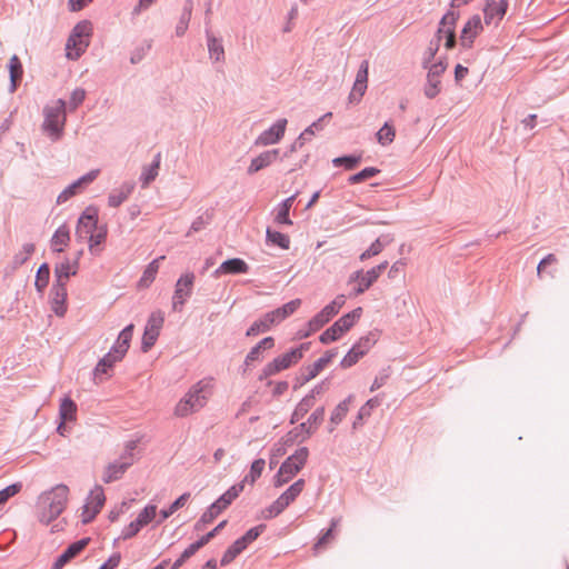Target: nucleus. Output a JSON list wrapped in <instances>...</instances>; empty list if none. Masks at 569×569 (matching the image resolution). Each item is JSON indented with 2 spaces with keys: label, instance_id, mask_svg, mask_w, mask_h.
I'll list each match as a JSON object with an SVG mask.
<instances>
[{
  "label": "nucleus",
  "instance_id": "f257e3e1",
  "mask_svg": "<svg viewBox=\"0 0 569 569\" xmlns=\"http://www.w3.org/2000/svg\"><path fill=\"white\" fill-rule=\"evenodd\" d=\"M69 488L66 485H57L51 490L42 492L38 499V519L49 525L57 519L66 508Z\"/></svg>",
  "mask_w": 569,
  "mask_h": 569
},
{
  "label": "nucleus",
  "instance_id": "f03ea898",
  "mask_svg": "<svg viewBox=\"0 0 569 569\" xmlns=\"http://www.w3.org/2000/svg\"><path fill=\"white\" fill-rule=\"evenodd\" d=\"M211 379H202L190 387L174 408V416L183 418L201 410L208 401Z\"/></svg>",
  "mask_w": 569,
  "mask_h": 569
},
{
  "label": "nucleus",
  "instance_id": "7ed1b4c3",
  "mask_svg": "<svg viewBox=\"0 0 569 569\" xmlns=\"http://www.w3.org/2000/svg\"><path fill=\"white\" fill-rule=\"evenodd\" d=\"M67 103L63 99H58L51 106L43 108V132L52 140L58 141L61 139L67 120L66 116Z\"/></svg>",
  "mask_w": 569,
  "mask_h": 569
},
{
  "label": "nucleus",
  "instance_id": "20e7f679",
  "mask_svg": "<svg viewBox=\"0 0 569 569\" xmlns=\"http://www.w3.org/2000/svg\"><path fill=\"white\" fill-rule=\"evenodd\" d=\"M242 491V483H236L231 486L202 513L200 519L196 522L194 529L201 530L203 526L211 523L224 509H227L232 503L233 500L239 497Z\"/></svg>",
  "mask_w": 569,
  "mask_h": 569
},
{
  "label": "nucleus",
  "instance_id": "39448f33",
  "mask_svg": "<svg viewBox=\"0 0 569 569\" xmlns=\"http://www.w3.org/2000/svg\"><path fill=\"white\" fill-rule=\"evenodd\" d=\"M309 349V343H301L299 347L278 356L272 361L268 362L261 370L258 379L260 381L279 373L282 370L290 368L302 359L305 351Z\"/></svg>",
  "mask_w": 569,
  "mask_h": 569
},
{
  "label": "nucleus",
  "instance_id": "423d86ee",
  "mask_svg": "<svg viewBox=\"0 0 569 569\" xmlns=\"http://www.w3.org/2000/svg\"><path fill=\"white\" fill-rule=\"evenodd\" d=\"M309 456L307 447L297 449L289 456L280 466L277 475L274 476V486L281 487L289 482L306 465Z\"/></svg>",
  "mask_w": 569,
  "mask_h": 569
},
{
  "label": "nucleus",
  "instance_id": "0eeeda50",
  "mask_svg": "<svg viewBox=\"0 0 569 569\" xmlns=\"http://www.w3.org/2000/svg\"><path fill=\"white\" fill-rule=\"evenodd\" d=\"M361 313L362 309L359 307L339 318L331 327L320 335V342L328 345L338 340L345 332L352 328L356 321L361 317Z\"/></svg>",
  "mask_w": 569,
  "mask_h": 569
},
{
  "label": "nucleus",
  "instance_id": "6e6552de",
  "mask_svg": "<svg viewBox=\"0 0 569 569\" xmlns=\"http://www.w3.org/2000/svg\"><path fill=\"white\" fill-rule=\"evenodd\" d=\"M345 303L346 297L343 295L337 296L329 305H327L320 312H318L309 320V331L306 332L303 337H308L310 333L321 329L326 323L330 321L333 316L339 312Z\"/></svg>",
  "mask_w": 569,
  "mask_h": 569
},
{
  "label": "nucleus",
  "instance_id": "1a4fd4ad",
  "mask_svg": "<svg viewBox=\"0 0 569 569\" xmlns=\"http://www.w3.org/2000/svg\"><path fill=\"white\" fill-rule=\"evenodd\" d=\"M338 355V350L330 349L325 352L317 361L311 365L305 366L300 370V375L297 377V383L295 388L301 387L316 378Z\"/></svg>",
  "mask_w": 569,
  "mask_h": 569
},
{
  "label": "nucleus",
  "instance_id": "9d476101",
  "mask_svg": "<svg viewBox=\"0 0 569 569\" xmlns=\"http://www.w3.org/2000/svg\"><path fill=\"white\" fill-rule=\"evenodd\" d=\"M194 279L193 272H186L177 280L172 296L173 311H181L187 300L191 297Z\"/></svg>",
  "mask_w": 569,
  "mask_h": 569
},
{
  "label": "nucleus",
  "instance_id": "9b49d317",
  "mask_svg": "<svg viewBox=\"0 0 569 569\" xmlns=\"http://www.w3.org/2000/svg\"><path fill=\"white\" fill-rule=\"evenodd\" d=\"M163 322L164 315L160 310L153 311L149 316L141 342V349L143 352H147L156 343Z\"/></svg>",
  "mask_w": 569,
  "mask_h": 569
},
{
  "label": "nucleus",
  "instance_id": "f8f14e48",
  "mask_svg": "<svg viewBox=\"0 0 569 569\" xmlns=\"http://www.w3.org/2000/svg\"><path fill=\"white\" fill-rule=\"evenodd\" d=\"M106 496L101 486H96L89 493L87 502L82 509V522L89 523L99 513L104 505Z\"/></svg>",
  "mask_w": 569,
  "mask_h": 569
},
{
  "label": "nucleus",
  "instance_id": "ddd939ff",
  "mask_svg": "<svg viewBox=\"0 0 569 569\" xmlns=\"http://www.w3.org/2000/svg\"><path fill=\"white\" fill-rule=\"evenodd\" d=\"M287 119H278L270 128L262 131L256 139V146H270L278 143L284 136Z\"/></svg>",
  "mask_w": 569,
  "mask_h": 569
},
{
  "label": "nucleus",
  "instance_id": "4468645a",
  "mask_svg": "<svg viewBox=\"0 0 569 569\" xmlns=\"http://www.w3.org/2000/svg\"><path fill=\"white\" fill-rule=\"evenodd\" d=\"M98 174L99 169H93L88 173L83 174L82 177H80L79 179H77L76 181H73L71 184H69L64 190L60 192V194L57 198V203L61 204L68 201L70 198L76 196L83 186H87L94 181Z\"/></svg>",
  "mask_w": 569,
  "mask_h": 569
},
{
  "label": "nucleus",
  "instance_id": "2eb2a0df",
  "mask_svg": "<svg viewBox=\"0 0 569 569\" xmlns=\"http://www.w3.org/2000/svg\"><path fill=\"white\" fill-rule=\"evenodd\" d=\"M483 30L482 21L479 14L472 16L462 28L460 34V44L465 49H470L477 36Z\"/></svg>",
  "mask_w": 569,
  "mask_h": 569
},
{
  "label": "nucleus",
  "instance_id": "dca6fc26",
  "mask_svg": "<svg viewBox=\"0 0 569 569\" xmlns=\"http://www.w3.org/2000/svg\"><path fill=\"white\" fill-rule=\"evenodd\" d=\"M90 542V538H82L72 542L67 549L56 559L51 569H62L73 558H76Z\"/></svg>",
  "mask_w": 569,
  "mask_h": 569
},
{
  "label": "nucleus",
  "instance_id": "f3484780",
  "mask_svg": "<svg viewBox=\"0 0 569 569\" xmlns=\"http://www.w3.org/2000/svg\"><path fill=\"white\" fill-rule=\"evenodd\" d=\"M508 9L507 0L488 1L485 9V23L486 24H498V22L505 17Z\"/></svg>",
  "mask_w": 569,
  "mask_h": 569
},
{
  "label": "nucleus",
  "instance_id": "a211bd4d",
  "mask_svg": "<svg viewBox=\"0 0 569 569\" xmlns=\"http://www.w3.org/2000/svg\"><path fill=\"white\" fill-rule=\"evenodd\" d=\"M377 278L375 277L373 271H363L357 270L349 276L348 283L357 282V286L353 288V296H359L368 290L375 282Z\"/></svg>",
  "mask_w": 569,
  "mask_h": 569
},
{
  "label": "nucleus",
  "instance_id": "6ab92c4d",
  "mask_svg": "<svg viewBox=\"0 0 569 569\" xmlns=\"http://www.w3.org/2000/svg\"><path fill=\"white\" fill-rule=\"evenodd\" d=\"M67 286L53 283L51 287V309L58 317H63L67 312Z\"/></svg>",
  "mask_w": 569,
  "mask_h": 569
},
{
  "label": "nucleus",
  "instance_id": "aec40b11",
  "mask_svg": "<svg viewBox=\"0 0 569 569\" xmlns=\"http://www.w3.org/2000/svg\"><path fill=\"white\" fill-rule=\"evenodd\" d=\"M249 270L248 263L240 258H232L223 261L219 268L213 272V276L218 278L221 274H240L247 273Z\"/></svg>",
  "mask_w": 569,
  "mask_h": 569
},
{
  "label": "nucleus",
  "instance_id": "412c9836",
  "mask_svg": "<svg viewBox=\"0 0 569 569\" xmlns=\"http://www.w3.org/2000/svg\"><path fill=\"white\" fill-rule=\"evenodd\" d=\"M206 40L210 60L213 62H223L224 48L222 38L214 36L209 28H206Z\"/></svg>",
  "mask_w": 569,
  "mask_h": 569
},
{
  "label": "nucleus",
  "instance_id": "4be33fe9",
  "mask_svg": "<svg viewBox=\"0 0 569 569\" xmlns=\"http://www.w3.org/2000/svg\"><path fill=\"white\" fill-rule=\"evenodd\" d=\"M133 328L134 326L132 323L124 327L119 333L114 345L111 347L110 350L118 357V359L122 360V358L128 352L130 341L132 339Z\"/></svg>",
  "mask_w": 569,
  "mask_h": 569
},
{
  "label": "nucleus",
  "instance_id": "5701e85b",
  "mask_svg": "<svg viewBox=\"0 0 569 569\" xmlns=\"http://www.w3.org/2000/svg\"><path fill=\"white\" fill-rule=\"evenodd\" d=\"M279 153H280L279 149H271V150L261 152L259 156H257L256 158H253L251 160V163L248 167V173L253 174V173L267 168L268 166H270L278 159Z\"/></svg>",
  "mask_w": 569,
  "mask_h": 569
},
{
  "label": "nucleus",
  "instance_id": "b1692460",
  "mask_svg": "<svg viewBox=\"0 0 569 569\" xmlns=\"http://www.w3.org/2000/svg\"><path fill=\"white\" fill-rule=\"evenodd\" d=\"M78 272V262H70L69 259H64L54 267V282L67 286L68 280L71 276H76Z\"/></svg>",
  "mask_w": 569,
  "mask_h": 569
},
{
  "label": "nucleus",
  "instance_id": "393cba45",
  "mask_svg": "<svg viewBox=\"0 0 569 569\" xmlns=\"http://www.w3.org/2000/svg\"><path fill=\"white\" fill-rule=\"evenodd\" d=\"M77 228L86 231L88 233H92L98 229V210L97 208L90 206L87 207L86 210L80 214L77 223Z\"/></svg>",
  "mask_w": 569,
  "mask_h": 569
},
{
  "label": "nucleus",
  "instance_id": "a878e982",
  "mask_svg": "<svg viewBox=\"0 0 569 569\" xmlns=\"http://www.w3.org/2000/svg\"><path fill=\"white\" fill-rule=\"evenodd\" d=\"M70 242V230L66 223L61 224L53 233L50 246L53 252L60 253Z\"/></svg>",
  "mask_w": 569,
  "mask_h": 569
},
{
  "label": "nucleus",
  "instance_id": "bb28decb",
  "mask_svg": "<svg viewBox=\"0 0 569 569\" xmlns=\"http://www.w3.org/2000/svg\"><path fill=\"white\" fill-rule=\"evenodd\" d=\"M274 346V339L272 337H266L260 340L254 347L250 349L244 359V366H250L254 361L262 359V352L267 349H271Z\"/></svg>",
  "mask_w": 569,
  "mask_h": 569
},
{
  "label": "nucleus",
  "instance_id": "cd10ccee",
  "mask_svg": "<svg viewBox=\"0 0 569 569\" xmlns=\"http://www.w3.org/2000/svg\"><path fill=\"white\" fill-rule=\"evenodd\" d=\"M301 305L300 299H293L287 303H284L282 307L277 308L269 313L270 318L273 320V323H280L286 318L291 316Z\"/></svg>",
  "mask_w": 569,
  "mask_h": 569
},
{
  "label": "nucleus",
  "instance_id": "c85d7f7f",
  "mask_svg": "<svg viewBox=\"0 0 569 569\" xmlns=\"http://www.w3.org/2000/svg\"><path fill=\"white\" fill-rule=\"evenodd\" d=\"M128 469V462H119V461H113L111 463H109L104 471H103V475H102V480L104 483H110V482H113L116 480H119L123 473L127 471Z\"/></svg>",
  "mask_w": 569,
  "mask_h": 569
},
{
  "label": "nucleus",
  "instance_id": "c756f323",
  "mask_svg": "<svg viewBox=\"0 0 569 569\" xmlns=\"http://www.w3.org/2000/svg\"><path fill=\"white\" fill-rule=\"evenodd\" d=\"M134 189L133 183H123L119 189L113 190L108 197L109 207L117 208L124 202Z\"/></svg>",
  "mask_w": 569,
  "mask_h": 569
},
{
  "label": "nucleus",
  "instance_id": "7c9ffc66",
  "mask_svg": "<svg viewBox=\"0 0 569 569\" xmlns=\"http://www.w3.org/2000/svg\"><path fill=\"white\" fill-rule=\"evenodd\" d=\"M192 10H193V1L186 0L182 11H181V14H180V18H179V21L176 26V36L177 37H182L187 32L189 22L191 20Z\"/></svg>",
  "mask_w": 569,
  "mask_h": 569
},
{
  "label": "nucleus",
  "instance_id": "2f4dec72",
  "mask_svg": "<svg viewBox=\"0 0 569 569\" xmlns=\"http://www.w3.org/2000/svg\"><path fill=\"white\" fill-rule=\"evenodd\" d=\"M9 72H10V88H9V91L11 93H13L16 90H17V87H18V81L21 79L22 77V64L19 60V58L13 54L11 58H10V61H9Z\"/></svg>",
  "mask_w": 569,
  "mask_h": 569
},
{
  "label": "nucleus",
  "instance_id": "473e14b6",
  "mask_svg": "<svg viewBox=\"0 0 569 569\" xmlns=\"http://www.w3.org/2000/svg\"><path fill=\"white\" fill-rule=\"evenodd\" d=\"M274 325L273 320L270 318L267 312L260 319L256 320L247 330V337H254L260 333L267 332L270 330L271 326Z\"/></svg>",
  "mask_w": 569,
  "mask_h": 569
},
{
  "label": "nucleus",
  "instance_id": "72a5a7b5",
  "mask_svg": "<svg viewBox=\"0 0 569 569\" xmlns=\"http://www.w3.org/2000/svg\"><path fill=\"white\" fill-rule=\"evenodd\" d=\"M89 46V41L84 39H73L71 41V34L68 38L66 49L68 50L67 57L71 60H77Z\"/></svg>",
  "mask_w": 569,
  "mask_h": 569
},
{
  "label": "nucleus",
  "instance_id": "f704fd0d",
  "mask_svg": "<svg viewBox=\"0 0 569 569\" xmlns=\"http://www.w3.org/2000/svg\"><path fill=\"white\" fill-rule=\"evenodd\" d=\"M315 403L316 402L312 400V396H305L300 400V402L296 406V408L292 412V416H291L290 423H296L299 420H301L309 412V410L315 406Z\"/></svg>",
  "mask_w": 569,
  "mask_h": 569
},
{
  "label": "nucleus",
  "instance_id": "c9c22d12",
  "mask_svg": "<svg viewBox=\"0 0 569 569\" xmlns=\"http://www.w3.org/2000/svg\"><path fill=\"white\" fill-rule=\"evenodd\" d=\"M120 360L121 359H118V357L110 350L97 363L93 371L94 378L98 379L101 375H107L108 370L111 369L113 365Z\"/></svg>",
  "mask_w": 569,
  "mask_h": 569
},
{
  "label": "nucleus",
  "instance_id": "e433bc0d",
  "mask_svg": "<svg viewBox=\"0 0 569 569\" xmlns=\"http://www.w3.org/2000/svg\"><path fill=\"white\" fill-rule=\"evenodd\" d=\"M266 239L268 243L277 246L283 250H288L290 247V238L287 234L270 228H267Z\"/></svg>",
  "mask_w": 569,
  "mask_h": 569
},
{
  "label": "nucleus",
  "instance_id": "4c0bfd02",
  "mask_svg": "<svg viewBox=\"0 0 569 569\" xmlns=\"http://www.w3.org/2000/svg\"><path fill=\"white\" fill-rule=\"evenodd\" d=\"M353 399V396H348L345 400H342L338 406L335 408V410L331 413L330 422L332 426L339 425L343 418L346 417L347 412L349 411V406Z\"/></svg>",
  "mask_w": 569,
  "mask_h": 569
},
{
  "label": "nucleus",
  "instance_id": "58836bf2",
  "mask_svg": "<svg viewBox=\"0 0 569 569\" xmlns=\"http://www.w3.org/2000/svg\"><path fill=\"white\" fill-rule=\"evenodd\" d=\"M164 259L163 256L157 258V259H153L149 264L148 267L146 268L141 279H140V284L141 286H144V287H148L156 278L157 273H158V269H159V261Z\"/></svg>",
  "mask_w": 569,
  "mask_h": 569
},
{
  "label": "nucleus",
  "instance_id": "ea45409f",
  "mask_svg": "<svg viewBox=\"0 0 569 569\" xmlns=\"http://www.w3.org/2000/svg\"><path fill=\"white\" fill-rule=\"evenodd\" d=\"M378 143L381 146H388L393 142L396 137L395 128L387 121L380 128V130L376 134Z\"/></svg>",
  "mask_w": 569,
  "mask_h": 569
},
{
  "label": "nucleus",
  "instance_id": "a19ab883",
  "mask_svg": "<svg viewBox=\"0 0 569 569\" xmlns=\"http://www.w3.org/2000/svg\"><path fill=\"white\" fill-rule=\"evenodd\" d=\"M332 117L331 112L325 113L322 117H320L318 120L313 121L309 127H307L299 137H303V141L308 142L310 141L311 137L315 134L316 131H320L323 129V121L326 119H329Z\"/></svg>",
  "mask_w": 569,
  "mask_h": 569
},
{
  "label": "nucleus",
  "instance_id": "79ce46f5",
  "mask_svg": "<svg viewBox=\"0 0 569 569\" xmlns=\"http://www.w3.org/2000/svg\"><path fill=\"white\" fill-rule=\"evenodd\" d=\"M50 268L48 263H42L37 270L34 286L39 292H42L49 283Z\"/></svg>",
  "mask_w": 569,
  "mask_h": 569
},
{
  "label": "nucleus",
  "instance_id": "37998d69",
  "mask_svg": "<svg viewBox=\"0 0 569 569\" xmlns=\"http://www.w3.org/2000/svg\"><path fill=\"white\" fill-rule=\"evenodd\" d=\"M264 465H266V461L263 459L254 460L251 463L249 473L239 483H242L243 486L247 482H249L251 485L257 481V479L260 478V476L263 471Z\"/></svg>",
  "mask_w": 569,
  "mask_h": 569
},
{
  "label": "nucleus",
  "instance_id": "c03bdc74",
  "mask_svg": "<svg viewBox=\"0 0 569 569\" xmlns=\"http://www.w3.org/2000/svg\"><path fill=\"white\" fill-rule=\"evenodd\" d=\"M289 506V503L281 497L279 496L277 498V500H274L263 512H262V516L264 519H271V518H274L277 516H279L287 507Z\"/></svg>",
  "mask_w": 569,
  "mask_h": 569
},
{
  "label": "nucleus",
  "instance_id": "a18cd8bd",
  "mask_svg": "<svg viewBox=\"0 0 569 569\" xmlns=\"http://www.w3.org/2000/svg\"><path fill=\"white\" fill-rule=\"evenodd\" d=\"M77 406L70 398H64L60 405L59 413L63 421H72L76 418Z\"/></svg>",
  "mask_w": 569,
  "mask_h": 569
},
{
  "label": "nucleus",
  "instance_id": "49530a36",
  "mask_svg": "<svg viewBox=\"0 0 569 569\" xmlns=\"http://www.w3.org/2000/svg\"><path fill=\"white\" fill-rule=\"evenodd\" d=\"M325 407H318L308 418L309 428L307 429V437H310L316 429L323 422Z\"/></svg>",
  "mask_w": 569,
  "mask_h": 569
},
{
  "label": "nucleus",
  "instance_id": "de8ad7c7",
  "mask_svg": "<svg viewBox=\"0 0 569 569\" xmlns=\"http://www.w3.org/2000/svg\"><path fill=\"white\" fill-rule=\"evenodd\" d=\"M190 498V493L189 492H186L183 495H181L179 498H177L168 509H162L160 511V516H161V519L159 520V522L166 520L167 518H169L172 513H174L178 509L182 508L188 499Z\"/></svg>",
  "mask_w": 569,
  "mask_h": 569
},
{
  "label": "nucleus",
  "instance_id": "09e8293b",
  "mask_svg": "<svg viewBox=\"0 0 569 569\" xmlns=\"http://www.w3.org/2000/svg\"><path fill=\"white\" fill-rule=\"evenodd\" d=\"M305 488V480L298 479L280 496L290 505L301 493Z\"/></svg>",
  "mask_w": 569,
  "mask_h": 569
},
{
  "label": "nucleus",
  "instance_id": "8fccbe9b",
  "mask_svg": "<svg viewBox=\"0 0 569 569\" xmlns=\"http://www.w3.org/2000/svg\"><path fill=\"white\" fill-rule=\"evenodd\" d=\"M380 170L375 167H367L361 171L350 176L348 181L351 184H357L377 176Z\"/></svg>",
  "mask_w": 569,
  "mask_h": 569
},
{
  "label": "nucleus",
  "instance_id": "3c124183",
  "mask_svg": "<svg viewBox=\"0 0 569 569\" xmlns=\"http://www.w3.org/2000/svg\"><path fill=\"white\" fill-rule=\"evenodd\" d=\"M441 91V81L438 78H431L427 74V82L423 87V93L428 99L436 98Z\"/></svg>",
  "mask_w": 569,
  "mask_h": 569
},
{
  "label": "nucleus",
  "instance_id": "603ef678",
  "mask_svg": "<svg viewBox=\"0 0 569 569\" xmlns=\"http://www.w3.org/2000/svg\"><path fill=\"white\" fill-rule=\"evenodd\" d=\"M92 232L89 237V250L92 254L97 253V247L101 244L107 238V228L100 227Z\"/></svg>",
  "mask_w": 569,
  "mask_h": 569
},
{
  "label": "nucleus",
  "instance_id": "864d4df0",
  "mask_svg": "<svg viewBox=\"0 0 569 569\" xmlns=\"http://www.w3.org/2000/svg\"><path fill=\"white\" fill-rule=\"evenodd\" d=\"M361 161V156H342L335 158L332 163L335 167L343 166L347 170H353Z\"/></svg>",
  "mask_w": 569,
  "mask_h": 569
},
{
  "label": "nucleus",
  "instance_id": "5fc2aeb1",
  "mask_svg": "<svg viewBox=\"0 0 569 569\" xmlns=\"http://www.w3.org/2000/svg\"><path fill=\"white\" fill-rule=\"evenodd\" d=\"M363 357V351L358 350V348H355L353 346L348 351V353L342 358L340 361V367L343 369L350 368L353 365H356L360 358Z\"/></svg>",
  "mask_w": 569,
  "mask_h": 569
},
{
  "label": "nucleus",
  "instance_id": "6e6d98bb",
  "mask_svg": "<svg viewBox=\"0 0 569 569\" xmlns=\"http://www.w3.org/2000/svg\"><path fill=\"white\" fill-rule=\"evenodd\" d=\"M91 33V23L88 21H81L74 26L71 32V41L73 39H84L88 40V37Z\"/></svg>",
  "mask_w": 569,
  "mask_h": 569
},
{
  "label": "nucleus",
  "instance_id": "4d7b16f0",
  "mask_svg": "<svg viewBox=\"0 0 569 569\" xmlns=\"http://www.w3.org/2000/svg\"><path fill=\"white\" fill-rule=\"evenodd\" d=\"M157 515V507L154 505H148L144 507V509L138 515L137 517V522L141 526V527H144L147 526L149 522H151L153 520V518L156 517Z\"/></svg>",
  "mask_w": 569,
  "mask_h": 569
},
{
  "label": "nucleus",
  "instance_id": "13d9d810",
  "mask_svg": "<svg viewBox=\"0 0 569 569\" xmlns=\"http://www.w3.org/2000/svg\"><path fill=\"white\" fill-rule=\"evenodd\" d=\"M440 43L439 39H431L429 42L428 48L425 51L423 59H422V67L428 68V64L432 62L435 59L438 50H439Z\"/></svg>",
  "mask_w": 569,
  "mask_h": 569
},
{
  "label": "nucleus",
  "instance_id": "bf43d9fd",
  "mask_svg": "<svg viewBox=\"0 0 569 569\" xmlns=\"http://www.w3.org/2000/svg\"><path fill=\"white\" fill-rule=\"evenodd\" d=\"M339 518H332L330 522V528L322 532L321 537L318 539L315 548H320L326 546L330 540L333 539V530L339 525Z\"/></svg>",
  "mask_w": 569,
  "mask_h": 569
},
{
  "label": "nucleus",
  "instance_id": "052dcab7",
  "mask_svg": "<svg viewBox=\"0 0 569 569\" xmlns=\"http://www.w3.org/2000/svg\"><path fill=\"white\" fill-rule=\"evenodd\" d=\"M226 525L227 520H222L221 522H219L211 531L207 532L200 539L194 541L197 547L199 549L204 547L211 539H213L219 533L220 530H222L226 527Z\"/></svg>",
  "mask_w": 569,
  "mask_h": 569
},
{
  "label": "nucleus",
  "instance_id": "680f3d73",
  "mask_svg": "<svg viewBox=\"0 0 569 569\" xmlns=\"http://www.w3.org/2000/svg\"><path fill=\"white\" fill-rule=\"evenodd\" d=\"M242 548L234 541L223 553L220 563L227 566L232 562L238 555L242 552Z\"/></svg>",
  "mask_w": 569,
  "mask_h": 569
},
{
  "label": "nucleus",
  "instance_id": "e2e57ef3",
  "mask_svg": "<svg viewBox=\"0 0 569 569\" xmlns=\"http://www.w3.org/2000/svg\"><path fill=\"white\" fill-rule=\"evenodd\" d=\"M199 548L193 542L188 548L183 550V552L180 555V557L173 562L170 569H179L189 558H191Z\"/></svg>",
  "mask_w": 569,
  "mask_h": 569
},
{
  "label": "nucleus",
  "instance_id": "0e129e2a",
  "mask_svg": "<svg viewBox=\"0 0 569 569\" xmlns=\"http://www.w3.org/2000/svg\"><path fill=\"white\" fill-rule=\"evenodd\" d=\"M137 447V442L136 441H129L126 447H124V451L121 453V456L119 457V459L117 461L119 462H128V468L130 466L133 465L134 462V449Z\"/></svg>",
  "mask_w": 569,
  "mask_h": 569
},
{
  "label": "nucleus",
  "instance_id": "69168bd1",
  "mask_svg": "<svg viewBox=\"0 0 569 569\" xmlns=\"http://www.w3.org/2000/svg\"><path fill=\"white\" fill-rule=\"evenodd\" d=\"M158 171L159 168L157 163H151L150 166L144 167L140 177L142 184L148 186L151 181H153L158 176Z\"/></svg>",
  "mask_w": 569,
  "mask_h": 569
},
{
  "label": "nucleus",
  "instance_id": "338daca9",
  "mask_svg": "<svg viewBox=\"0 0 569 569\" xmlns=\"http://www.w3.org/2000/svg\"><path fill=\"white\" fill-rule=\"evenodd\" d=\"M86 99V90L82 88H77L71 92L69 100V109L71 111L76 110Z\"/></svg>",
  "mask_w": 569,
  "mask_h": 569
},
{
  "label": "nucleus",
  "instance_id": "774afa93",
  "mask_svg": "<svg viewBox=\"0 0 569 569\" xmlns=\"http://www.w3.org/2000/svg\"><path fill=\"white\" fill-rule=\"evenodd\" d=\"M290 209L278 204L276 208L274 222L278 224H292V220L289 218Z\"/></svg>",
  "mask_w": 569,
  "mask_h": 569
}]
</instances>
